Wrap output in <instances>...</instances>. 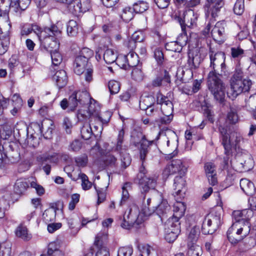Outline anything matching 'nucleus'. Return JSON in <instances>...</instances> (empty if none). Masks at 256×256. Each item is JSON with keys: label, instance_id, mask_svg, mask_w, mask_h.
Listing matches in <instances>:
<instances>
[{"label": "nucleus", "instance_id": "nucleus-1", "mask_svg": "<svg viewBox=\"0 0 256 256\" xmlns=\"http://www.w3.org/2000/svg\"><path fill=\"white\" fill-rule=\"evenodd\" d=\"M209 56L210 68L212 70L208 75V88L216 100L220 104H223L225 101L226 88L224 84L218 76H222L226 73V56L222 52L214 54L212 52H210Z\"/></svg>", "mask_w": 256, "mask_h": 256}, {"label": "nucleus", "instance_id": "nucleus-2", "mask_svg": "<svg viewBox=\"0 0 256 256\" xmlns=\"http://www.w3.org/2000/svg\"><path fill=\"white\" fill-rule=\"evenodd\" d=\"M219 131L221 134L222 144L224 148V154L226 157L224 158V162L226 165L228 164L229 156L236 152L237 155L240 153L245 154V150L242 149L240 146L244 142V138L240 134L237 132H232L230 134L226 127L220 126ZM246 160L240 164L245 170H249L253 168L254 162L250 156L248 154H244L242 156Z\"/></svg>", "mask_w": 256, "mask_h": 256}, {"label": "nucleus", "instance_id": "nucleus-3", "mask_svg": "<svg viewBox=\"0 0 256 256\" xmlns=\"http://www.w3.org/2000/svg\"><path fill=\"white\" fill-rule=\"evenodd\" d=\"M252 216L253 212L250 209L233 212L232 216L236 222L227 232L228 238L232 244H236L249 234L250 230L249 220Z\"/></svg>", "mask_w": 256, "mask_h": 256}, {"label": "nucleus", "instance_id": "nucleus-4", "mask_svg": "<svg viewBox=\"0 0 256 256\" xmlns=\"http://www.w3.org/2000/svg\"><path fill=\"white\" fill-rule=\"evenodd\" d=\"M77 117L79 120H83L88 117L89 124L90 127L93 126L94 132H97L96 135L101 134L102 130V124L108 123L110 117V112L104 113L102 116H100V110L96 104H90L88 108V110L86 112H82V110H78L77 114Z\"/></svg>", "mask_w": 256, "mask_h": 256}, {"label": "nucleus", "instance_id": "nucleus-5", "mask_svg": "<svg viewBox=\"0 0 256 256\" xmlns=\"http://www.w3.org/2000/svg\"><path fill=\"white\" fill-rule=\"evenodd\" d=\"M62 26L60 22L53 24L50 27H46L39 36V40L44 48L48 52H56L59 50L60 37Z\"/></svg>", "mask_w": 256, "mask_h": 256}, {"label": "nucleus", "instance_id": "nucleus-6", "mask_svg": "<svg viewBox=\"0 0 256 256\" xmlns=\"http://www.w3.org/2000/svg\"><path fill=\"white\" fill-rule=\"evenodd\" d=\"M154 212V206L150 208L144 204L140 211L138 207L134 204L130 208L128 214H126V212L124 214L120 226L124 229L129 230L135 224L138 225L142 223L146 218L151 216Z\"/></svg>", "mask_w": 256, "mask_h": 256}, {"label": "nucleus", "instance_id": "nucleus-7", "mask_svg": "<svg viewBox=\"0 0 256 256\" xmlns=\"http://www.w3.org/2000/svg\"><path fill=\"white\" fill-rule=\"evenodd\" d=\"M8 5V2H5V0H0V54H4L10 44L8 30L11 24L8 16L10 8Z\"/></svg>", "mask_w": 256, "mask_h": 256}, {"label": "nucleus", "instance_id": "nucleus-8", "mask_svg": "<svg viewBox=\"0 0 256 256\" xmlns=\"http://www.w3.org/2000/svg\"><path fill=\"white\" fill-rule=\"evenodd\" d=\"M243 72L240 68H236L230 80V89L228 93V96L234 100L242 92L249 91L252 86L250 80H242Z\"/></svg>", "mask_w": 256, "mask_h": 256}, {"label": "nucleus", "instance_id": "nucleus-9", "mask_svg": "<svg viewBox=\"0 0 256 256\" xmlns=\"http://www.w3.org/2000/svg\"><path fill=\"white\" fill-rule=\"evenodd\" d=\"M221 224L220 213L213 210L204 218L202 224V232L204 234H212L219 228Z\"/></svg>", "mask_w": 256, "mask_h": 256}, {"label": "nucleus", "instance_id": "nucleus-10", "mask_svg": "<svg viewBox=\"0 0 256 256\" xmlns=\"http://www.w3.org/2000/svg\"><path fill=\"white\" fill-rule=\"evenodd\" d=\"M198 18V14L194 12V10L192 9L185 10L182 18H178V22L183 32L181 36L182 38L184 35V39H187L186 27L192 28L196 26Z\"/></svg>", "mask_w": 256, "mask_h": 256}, {"label": "nucleus", "instance_id": "nucleus-11", "mask_svg": "<svg viewBox=\"0 0 256 256\" xmlns=\"http://www.w3.org/2000/svg\"><path fill=\"white\" fill-rule=\"evenodd\" d=\"M90 99L89 94L86 91L74 92L69 96V109L73 111L79 106L88 104Z\"/></svg>", "mask_w": 256, "mask_h": 256}, {"label": "nucleus", "instance_id": "nucleus-12", "mask_svg": "<svg viewBox=\"0 0 256 256\" xmlns=\"http://www.w3.org/2000/svg\"><path fill=\"white\" fill-rule=\"evenodd\" d=\"M198 237V232L194 228L190 230L188 239V256H200L202 248L196 244Z\"/></svg>", "mask_w": 256, "mask_h": 256}, {"label": "nucleus", "instance_id": "nucleus-13", "mask_svg": "<svg viewBox=\"0 0 256 256\" xmlns=\"http://www.w3.org/2000/svg\"><path fill=\"white\" fill-rule=\"evenodd\" d=\"M165 238L168 242H173L180 232V224L168 219L165 223Z\"/></svg>", "mask_w": 256, "mask_h": 256}, {"label": "nucleus", "instance_id": "nucleus-14", "mask_svg": "<svg viewBox=\"0 0 256 256\" xmlns=\"http://www.w3.org/2000/svg\"><path fill=\"white\" fill-rule=\"evenodd\" d=\"M223 6V0H206L204 6L206 15L208 17L211 16L212 18H215Z\"/></svg>", "mask_w": 256, "mask_h": 256}, {"label": "nucleus", "instance_id": "nucleus-15", "mask_svg": "<svg viewBox=\"0 0 256 256\" xmlns=\"http://www.w3.org/2000/svg\"><path fill=\"white\" fill-rule=\"evenodd\" d=\"M186 170L187 168L182 164L180 160H172L171 164L166 166L164 170V172H169L170 174L178 172L181 176L184 175Z\"/></svg>", "mask_w": 256, "mask_h": 256}, {"label": "nucleus", "instance_id": "nucleus-16", "mask_svg": "<svg viewBox=\"0 0 256 256\" xmlns=\"http://www.w3.org/2000/svg\"><path fill=\"white\" fill-rule=\"evenodd\" d=\"M140 186L144 192H148L150 189H154L156 185V178L155 176H139Z\"/></svg>", "mask_w": 256, "mask_h": 256}, {"label": "nucleus", "instance_id": "nucleus-17", "mask_svg": "<svg viewBox=\"0 0 256 256\" xmlns=\"http://www.w3.org/2000/svg\"><path fill=\"white\" fill-rule=\"evenodd\" d=\"M8 2V6L11 10L16 13H20L25 10L30 3V0H8L5 2Z\"/></svg>", "mask_w": 256, "mask_h": 256}, {"label": "nucleus", "instance_id": "nucleus-18", "mask_svg": "<svg viewBox=\"0 0 256 256\" xmlns=\"http://www.w3.org/2000/svg\"><path fill=\"white\" fill-rule=\"evenodd\" d=\"M157 104L161 106L162 112L167 114H172L173 112V104L169 98L161 94H158L156 96Z\"/></svg>", "mask_w": 256, "mask_h": 256}, {"label": "nucleus", "instance_id": "nucleus-19", "mask_svg": "<svg viewBox=\"0 0 256 256\" xmlns=\"http://www.w3.org/2000/svg\"><path fill=\"white\" fill-rule=\"evenodd\" d=\"M226 24L223 21L217 22L214 27L212 29L210 34L213 39L218 42L222 41L224 34V27Z\"/></svg>", "mask_w": 256, "mask_h": 256}, {"label": "nucleus", "instance_id": "nucleus-20", "mask_svg": "<svg viewBox=\"0 0 256 256\" xmlns=\"http://www.w3.org/2000/svg\"><path fill=\"white\" fill-rule=\"evenodd\" d=\"M204 170L210 184L212 186L216 185L217 178L215 165L210 162H206L204 164Z\"/></svg>", "mask_w": 256, "mask_h": 256}, {"label": "nucleus", "instance_id": "nucleus-21", "mask_svg": "<svg viewBox=\"0 0 256 256\" xmlns=\"http://www.w3.org/2000/svg\"><path fill=\"white\" fill-rule=\"evenodd\" d=\"M186 209V206L184 202L176 201L174 204L173 216L168 219H172L174 222H179V220L184 216Z\"/></svg>", "mask_w": 256, "mask_h": 256}, {"label": "nucleus", "instance_id": "nucleus-22", "mask_svg": "<svg viewBox=\"0 0 256 256\" xmlns=\"http://www.w3.org/2000/svg\"><path fill=\"white\" fill-rule=\"evenodd\" d=\"M30 180V179L23 178L17 180L14 186V192L18 194H24L29 188Z\"/></svg>", "mask_w": 256, "mask_h": 256}, {"label": "nucleus", "instance_id": "nucleus-23", "mask_svg": "<svg viewBox=\"0 0 256 256\" xmlns=\"http://www.w3.org/2000/svg\"><path fill=\"white\" fill-rule=\"evenodd\" d=\"M172 134L173 140H170L168 138H166L167 140L166 141V146L168 148H170V151L173 150L172 152L166 154V158L168 160L172 158L178 154L177 151H176L178 147V139L176 138V136L174 132H172Z\"/></svg>", "mask_w": 256, "mask_h": 256}, {"label": "nucleus", "instance_id": "nucleus-24", "mask_svg": "<svg viewBox=\"0 0 256 256\" xmlns=\"http://www.w3.org/2000/svg\"><path fill=\"white\" fill-rule=\"evenodd\" d=\"M240 186L243 192L248 196H252L256 192V188L252 182L247 178L240 180Z\"/></svg>", "mask_w": 256, "mask_h": 256}, {"label": "nucleus", "instance_id": "nucleus-25", "mask_svg": "<svg viewBox=\"0 0 256 256\" xmlns=\"http://www.w3.org/2000/svg\"><path fill=\"white\" fill-rule=\"evenodd\" d=\"M186 181L183 175L176 176L174 179V187L177 196L181 192L184 194Z\"/></svg>", "mask_w": 256, "mask_h": 256}, {"label": "nucleus", "instance_id": "nucleus-26", "mask_svg": "<svg viewBox=\"0 0 256 256\" xmlns=\"http://www.w3.org/2000/svg\"><path fill=\"white\" fill-rule=\"evenodd\" d=\"M201 60L200 56L198 54H194L193 52H188V60L186 64L190 69H196L198 67Z\"/></svg>", "mask_w": 256, "mask_h": 256}, {"label": "nucleus", "instance_id": "nucleus-27", "mask_svg": "<svg viewBox=\"0 0 256 256\" xmlns=\"http://www.w3.org/2000/svg\"><path fill=\"white\" fill-rule=\"evenodd\" d=\"M53 79L56 81V85L59 88L64 87L68 82L66 72L62 70L57 71L54 75Z\"/></svg>", "mask_w": 256, "mask_h": 256}, {"label": "nucleus", "instance_id": "nucleus-28", "mask_svg": "<svg viewBox=\"0 0 256 256\" xmlns=\"http://www.w3.org/2000/svg\"><path fill=\"white\" fill-rule=\"evenodd\" d=\"M144 141H148L146 138L144 134L140 131L134 130L131 135V142L136 147H138Z\"/></svg>", "mask_w": 256, "mask_h": 256}, {"label": "nucleus", "instance_id": "nucleus-29", "mask_svg": "<svg viewBox=\"0 0 256 256\" xmlns=\"http://www.w3.org/2000/svg\"><path fill=\"white\" fill-rule=\"evenodd\" d=\"M88 62L84 58H82V57L76 56L74 62V72L78 75L82 74Z\"/></svg>", "mask_w": 256, "mask_h": 256}, {"label": "nucleus", "instance_id": "nucleus-30", "mask_svg": "<svg viewBox=\"0 0 256 256\" xmlns=\"http://www.w3.org/2000/svg\"><path fill=\"white\" fill-rule=\"evenodd\" d=\"M42 30L36 24H24L22 28L21 34L22 35L27 36L34 32L39 38V36Z\"/></svg>", "mask_w": 256, "mask_h": 256}, {"label": "nucleus", "instance_id": "nucleus-31", "mask_svg": "<svg viewBox=\"0 0 256 256\" xmlns=\"http://www.w3.org/2000/svg\"><path fill=\"white\" fill-rule=\"evenodd\" d=\"M61 246V242L56 240L50 242L48 246L47 254L48 256H55L58 254L63 255L62 251L60 250Z\"/></svg>", "mask_w": 256, "mask_h": 256}, {"label": "nucleus", "instance_id": "nucleus-32", "mask_svg": "<svg viewBox=\"0 0 256 256\" xmlns=\"http://www.w3.org/2000/svg\"><path fill=\"white\" fill-rule=\"evenodd\" d=\"M132 184L130 182H125L122 186V194L120 205L122 206L128 201L131 200L132 198L129 194V191L132 190Z\"/></svg>", "mask_w": 256, "mask_h": 256}, {"label": "nucleus", "instance_id": "nucleus-33", "mask_svg": "<svg viewBox=\"0 0 256 256\" xmlns=\"http://www.w3.org/2000/svg\"><path fill=\"white\" fill-rule=\"evenodd\" d=\"M170 82V76L168 73L165 70L164 74L157 76L152 82L154 86L157 87L162 86H166Z\"/></svg>", "mask_w": 256, "mask_h": 256}, {"label": "nucleus", "instance_id": "nucleus-34", "mask_svg": "<svg viewBox=\"0 0 256 256\" xmlns=\"http://www.w3.org/2000/svg\"><path fill=\"white\" fill-rule=\"evenodd\" d=\"M246 237H244L237 243L238 244L239 242H240L239 246L240 248L242 251H246L250 250L256 244V240L254 238L251 237L245 238Z\"/></svg>", "mask_w": 256, "mask_h": 256}, {"label": "nucleus", "instance_id": "nucleus-35", "mask_svg": "<svg viewBox=\"0 0 256 256\" xmlns=\"http://www.w3.org/2000/svg\"><path fill=\"white\" fill-rule=\"evenodd\" d=\"M153 140L144 141L142 143L140 146H138L140 152V159L144 164L146 160L147 154L149 152V146L152 144Z\"/></svg>", "mask_w": 256, "mask_h": 256}, {"label": "nucleus", "instance_id": "nucleus-36", "mask_svg": "<svg viewBox=\"0 0 256 256\" xmlns=\"http://www.w3.org/2000/svg\"><path fill=\"white\" fill-rule=\"evenodd\" d=\"M124 59L126 60L128 66L132 68L136 67L140 62L138 54L133 51H130L126 56H124Z\"/></svg>", "mask_w": 256, "mask_h": 256}, {"label": "nucleus", "instance_id": "nucleus-37", "mask_svg": "<svg viewBox=\"0 0 256 256\" xmlns=\"http://www.w3.org/2000/svg\"><path fill=\"white\" fill-rule=\"evenodd\" d=\"M170 206L166 200H162L160 204L155 208L156 213L162 220L165 214L170 210Z\"/></svg>", "mask_w": 256, "mask_h": 256}, {"label": "nucleus", "instance_id": "nucleus-38", "mask_svg": "<svg viewBox=\"0 0 256 256\" xmlns=\"http://www.w3.org/2000/svg\"><path fill=\"white\" fill-rule=\"evenodd\" d=\"M15 233L18 237L25 241H28L32 238L31 234L28 232L26 226L23 225L18 226L16 230Z\"/></svg>", "mask_w": 256, "mask_h": 256}, {"label": "nucleus", "instance_id": "nucleus-39", "mask_svg": "<svg viewBox=\"0 0 256 256\" xmlns=\"http://www.w3.org/2000/svg\"><path fill=\"white\" fill-rule=\"evenodd\" d=\"M79 24L76 20H72L67 24V33L71 36H76L78 32Z\"/></svg>", "mask_w": 256, "mask_h": 256}, {"label": "nucleus", "instance_id": "nucleus-40", "mask_svg": "<svg viewBox=\"0 0 256 256\" xmlns=\"http://www.w3.org/2000/svg\"><path fill=\"white\" fill-rule=\"evenodd\" d=\"M108 240V232L106 230H104L100 232L96 236L94 244L100 248L104 246V245L107 242Z\"/></svg>", "mask_w": 256, "mask_h": 256}, {"label": "nucleus", "instance_id": "nucleus-41", "mask_svg": "<svg viewBox=\"0 0 256 256\" xmlns=\"http://www.w3.org/2000/svg\"><path fill=\"white\" fill-rule=\"evenodd\" d=\"M118 58L116 53L112 49H107L103 54V58L108 64L114 63Z\"/></svg>", "mask_w": 256, "mask_h": 256}, {"label": "nucleus", "instance_id": "nucleus-42", "mask_svg": "<svg viewBox=\"0 0 256 256\" xmlns=\"http://www.w3.org/2000/svg\"><path fill=\"white\" fill-rule=\"evenodd\" d=\"M56 209L51 207L46 209L43 214V218L46 222H48L55 220Z\"/></svg>", "mask_w": 256, "mask_h": 256}, {"label": "nucleus", "instance_id": "nucleus-43", "mask_svg": "<svg viewBox=\"0 0 256 256\" xmlns=\"http://www.w3.org/2000/svg\"><path fill=\"white\" fill-rule=\"evenodd\" d=\"M155 98L152 96H148L142 98L140 101V107L141 110H144L154 105Z\"/></svg>", "mask_w": 256, "mask_h": 256}, {"label": "nucleus", "instance_id": "nucleus-44", "mask_svg": "<svg viewBox=\"0 0 256 256\" xmlns=\"http://www.w3.org/2000/svg\"><path fill=\"white\" fill-rule=\"evenodd\" d=\"M134 12L133 8L129 6L126 7L122 9L120 17L126 22H128L133 18Z\"/></svg>", "mask_w": 256, "mask_h": 256}, {"label": "nucleus", "instance_id": "nucleus-45", "mask_svg": "<svg viewBox=\"0 0 256 256\" xmlns=\"http://www.w3.org/2000/svg\"><path fill=\"white\" fill-rule=\"evenodd\" d=\"M149 4L143 0H139L133 4V9L136 13H142L148 10Z\"/></svg>", "mask_w": 256, "mask_h": 256}, {"label": "nucleus", "instance_id": "nucleus-46", "mask_svg": "<svg viewBox=\"0 0 256 256\" xmlns=\"http://www.w3.org/2000/svg\"><path fill=\"white\" fill-rule=\"evenodd\" d=\"M80 133L82 138L84 140H88L91 138L94 132L89 123L85 124L82 126L80 130Z\"/></svg>", "mask_w": 256, "mask_h": 256}, {"label": "nucleus", "instance_id": "nucleus-47", "mask_svg": "<svg viewBox=\"0 0 256 256\" xmlns=\"http://www.w3.org/2000/svg\"><path fill=\"white\" fill-rule=\"evenodd\" d=\"M186 40L184 42L180 43L179 44L177 42H171L167 43L166 45V48L167 50H171L172 52H180L182 50V44H186Z\"/></svg>", "mask_w": 256, "mask_h": 256}, {"label": "nucleus", "instance_id": "nucleus-48", "mask_svg": "<svg viewBox=\"0 0 256 256\" xmlns=\"http://www.w3.org/2000/svg\"><path fill=\"white\" fill-rule=\"evenodd\" d=\"M108 88L110 93L114 94L118 93L120 90V84L115 80H110L108 82Z\"/></svg>", "mask_w": 256, "mask_h": 256}, {"label": "nucleus", "instance_id": "nucleus-49", "mask_svg": "<svg viewBox=\"0 0 256 256\" xmlns=\"http://www.w3.org/2000/svg\"><path fill=\"white\" fill-rule=\"evenodd\" d=\"M30 186L32 188H34L36 194L39 196H42L45 193L44 188L38 184L37 182L33 178H32L30 182Z\"/></svg>", "mask_w": 256, "mask_h": 256}, {"label": "nucleus", "instance_id": "nucleus-50", "mask_svg": "<svg viewBox=\"0 0 256 256\" xmlns=\"http://www.w3.org/2000/svg\"><path fill=\"white\" fill-rule=\"evenodd\" d=\"M132 76L134 80L136 81H140L142 80L144 74L140 66L134 67L132 68Z\"/></svg>", "mask_w": 256, "mask_h": 256}, {"label": "nucleus", "instance_id": "nucleus-51", "mask_svg": "<svg viewBox=\"0 0 256 256\" xmlns=\"http://www.w3.org/2000/svg\"><path fill=\"white\" fill-rule=\"evenodd\" d=\"M68 224L70 229L74 230V234H77L81 228V226H80V220L69 218L68 219Z\"/></svg>", "mask_w": 256, "mask_h": 256}, {"label": "nucleus", "instance_id": "nucleus-52", "mask_svg": "<svg viewBox=\"0 0 256 256\" xmlns=\"http://www.w3.org/2000/svg\"><path fill=\"white\" fill-rule=\"evenodd\" d=\"M244 10V0H237L234 7V13L240 16L243 14Z\"/></svg>", "mask_w": 256, "mask_h": 256}, {"label": "nucleus", "instance_id": "nucleus-53", "mask_svg": "<svg viewBox=\"0 0 256 256\" xmlns=\"http://www.w3.org/2000/svg\"><path fill=\"white\" fill-rule=\"evenodd\" d=\"M52 64L53 65L57 66L62 62V56L59 52L58 50L56 52H50Z\"/></svg>", "mask_w": 256, "mask_h": 256}, {"label": "nucleus", "instance_id": "nucleus-54", "mask_svg": "<svg viewBox=\"0 0 256 256\" xmlns=\"http://www.w3.org/2000/svg\"><path fill=\"white\" fill-rule=\"evenodd\" d=\"M246 106L250 110L256 109V94L250 96L246 100Z\"/></svg>", "mask_w": 256, "mask_h": 256}, {"label": "nucleus", "instance_id": "nucleus-55", "mask_svg": "<svg viewBox=\"0 0 256 256\" xmlns=\"http://www.w3.org/2000/svg\"><path fill=\"white\" fill-rule=\"evenodd\" d=\"M0 251V256H11L12 254V244L10 242L4 243L1 247Z\"/></svg>", "mask_w": 256, "mask_h": 256}, {"label": "nucleus", "instance_id": "nucleus-56", "mask_svg": "<svg viewBox=\"0 0 256 256\" xmlns=\"http://www.w3.org/2000/svg\"><path fill=\"white\" fill-rule=\"evenodd\" d=\"M226 120L230 124H236L238 121V116L235 109H230L227 114Z\"/></svg>", "mask_w": 256, "mask_h": 256}, {"label": "nucleus", "instance_id": "nucleus-57", "mask_svg": "<svg viewBox=\"0 0 256 256\" xmlns=\"http://www.w3.org/2000/svg\"><path fill=\"white\" fill-rule=\"evenodd\" d=\"M120 156V160L122 162V166L124 168L129 166L131 163V158L130 154L126 152H123Z\"/></svg>", "mask_w": 256, "mask_h": 256}, {"label": "nucleus", "instance_id": "nucleus-58", "mask_svg": "<svg viewBox=\"0 0 256 256\" xmlns=\"http://www.w3.org/2000/svg\"><path fill=\"white\" fill-rule=\"evenodd\" d=\"M94 52L92 50L88 48H84L80 50V54L78 56L82 57V58H84L88 62V60L92 58Z\"/></svg>", "mask_w": 256, "mask_h": 256}, {"label": "nucleus", "instance_id": "nucleus-59", "mask_svg": "<svg viewBox=\"0 0 256 256\" xmlns=\"http://www.w3.org/2000/svg\"><path fill=\"white\" fill-rule=\"evenodd\" d=\"M132 248L130 246L121 247L118 249V256H131L132 254Z\"/></svg>", "mask_w": 256, "mask_h": 256}, {"label": "nucleus", "instance_id": "nucleus-60", "mask_svg": "<svg viewBox=\"0 0 256 256\" xmlns=\"http://www.w3.org/2000/svg\"><path fill=\"white\" fill-rule=\"evenodd\" d=\"M95 188L96 191L97 196H98V204H100V203L104 202L106 198V190L103 188H99L97 189L96 186Z\"/></svg>", "mask_w": 256, "mask_h": 256}, {"label": "nucleus", "instance_id": "nucleus-61", "mask_svg": "<svg viewBox=\"0 0 256 256\" xmlns=\"http://www.w3.org/2000/svg\"><path fill=\"white\" fill-rule=\"evenodd\" d=\"M80 194H73L71 196V200L68 204V209L72 210L74 209L76 205L80 200Z\"/></svg>", "mask_w": 256, "mask_h": 256}, {"label": "nucleus", "instance_id": "nucleus-62", "mask_svg": "<svg viewBox=\"0 0 256 256\" xmlns=\"http://www.w3.org/2000/svg\"><path fill=\"white\" fill-rule=\"evenodd\" d=\"M75 162L78 166H85L88 162V156L85 154L78 156L76 158Z\"/></svg>", "mask_w": 256, "mask_h": 256}, {"label": "nucleus", "instance_id": "nucleus-63", "mask_svg": "<svg viewBox=\"0 0 256 256\" xmlns=\"http://www.w3.org/2000/svg\"><path fill=\"white\" fill-rule=\"evenodd\" d=\"M81 178L82 180V186L84 190H89L92 186V184L88 180V176L84 174H81Z\"/></svg>", "mask_w": 256, "mask_h": 256}, {"label": "nucleus", "instance_id": "nucleus-64", "mask_svg": "<svg viewBox=\"0 0 256 256\" xmlns=\"http://www.w3.org/2000/svg\"><path fill=\"white\" fill-rule=\"evenodd\" d=\"M244 50L240 48H232L231 55L233 58L242 57L244 54Z\"/></svg>", "mask_w": 256, "mask_h": 256}]
</instances>
